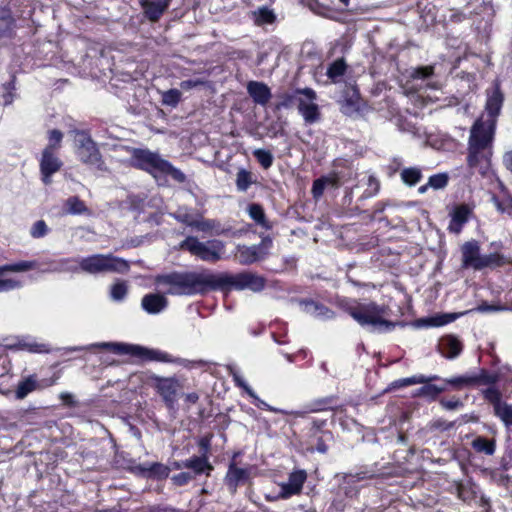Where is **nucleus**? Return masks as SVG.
I'll use <instances>...</instances> for the list:
<instances>
[{
	"instance_id": "1",
	"label": "nucleus",
	"mask_w": 512,
	"mask_h": 512,
	"mask_svg": "<svg viewBox=\"0 0 512 512\" xmlns=\"http://www.w3.org/2000/svg\"><path fill=\"white\" fill-rule=\"evenodd\" d=\"M503 104V95L499 87H495L486 101V114L482 115L472 126L468 142V165L476 167L482 160L488 162L491 154L497 117Z\"/></svg>"
},
{
	"instance_id": "2",
	"label": "nucleus",
	"mask_w": 512,
	"mask_h": 512,
	"mask_svg": "<svg viewBox=\"0 0 512 512\" xmlns=\"http://www.w3.org/2000/svg\"><path fill=\"white\" fill-rule=\"evenodd\" d=\"M92 348L106 349L116 354H128L148 361H158L167 363L175 362L187 368L201 367L204 364L203 361H188L180 358L173 359L171 355L161 350L149 349L139 345L123 343L101 342L91 344L88 347L74 346L66 348L65 350L69 352H74Z\"/></svg>"
},
{
	"instance_id": "3",
	"label": "nucleus",
	"mask_w": 512,
	"mask_h": 512,
	"mask_svg": "<svg viewBox=\"0 0 512 512\" xmlns=\"http://www.w3.org/2000/svg\"><path fill=\"white\" fill-rule=\"evenodd\" d=\"M155 283L167 286L166 293L170 295H194L206 287L212 288V274L196 272H172L157 275Z\"/></svg>"
},
{
	"instance_id": "4",
	"label": "nucleus",
	"mask_w": 512,
	"mask_h": 512,
	"mask_svg": "<svg viewBox=\"0 0 512 512\" xmlns=\"http://www.w3.org/2000/svg\"><path fill=\"white\" fill-rule=\"evenodd\" d=\"M129 161L131 166L146 171L155 178L171 176L179 183H183L186 180V176L181 170L163 159L160 154L149 149H133Z\"/></svg>"
},
{
	"instance_id": "5",
	"label": "nucleus",
	"mask_w": 512,
	"mask_h": 512,
	"mask_svg": "<svg viewBox=\"0 0 512 512\" xmlns=\"http://www.w3.org/2000/svg\"><path fill=\"white\" fill-rule=\"evenodd\" d=\"M77 263H79L81 272L91 275L107 273L125 274L130 269L128 261L111 253L79 257Z\"/></svg>"
},
{
	"instance_id": "6",
	"label": "nucleus",
	"mask_w": 512,
	"mask_h": 512,
	"mask_svg": "<svg viewBox=\"0 0 512 512\" xmlns=\"http://www.w3.org/2000/svg\"><path fill=\"white\" fill-rule=\"evenodd\" d=\"M348 313L361 326L370 327L371 331H389L395 326L393 322L384 319L385 307L374 302L354 304L348 308Z\"/></svg>"
},
{
	"instance_id": "7",
	"label": "nucleus",
	"mask_w": 512,
	"mask_h": 512,
	"mask_svg": "<svg viewBox=\"0 0 512 512\" xmlns=\"http://www.w3.org/2000/svg\"><path fill=\"white\" fill-rule=\"evenodd\" d=\"M266 280L264 277L253 272H240L236 274H212V289L221 290H251L260 292L264 289Z\"/></svg>"
},
{
	"instance_id": "8",
	"label": "nucleus",
	"mask_w": 512,
	"mask_h": 512,
	"mask_svg": "<svg viewBox=\"0 0 512 512\" xmlns=\"http://www.w3.org/2000/svg\"><path fill=\"white\" fill-rule=\"evenodd\" d=\"M75 152L78 159L85 165L98 171H106L107 167L97 144L85 131L75 130L74 132Z\"/></svg>"
},
{
	"instance_id": "9",
	"label": "nucleus",
	"mask_w": 512,
	"mask_h": 512,
	"mask_svg": "<svg viewBox=\"0 0 512 512\" xmlns=\"http://www.w3.org/2000/svg\"><path fill=\"white\" fill-rule=\"evenodd\" d=\"M179 247L180 249L187 250L202 261L211 263L222 259L225 250V244L221 240L213 239L201 242L193 236H188L180 243Z\"/></svg>"
},
{
	"instance_id": "10",
	"label": "nucleus",
	"mask_w": 512,
	"mask_h": 512,
	"mask_svg": "<svg viewBox=\"0 0 512 512\" xmlns=\"http://www.w3.org/2000/svg\"><path fill=\"white\" fill-rule=\"evenodd\" d=\"M296 100L298 111L306 124H313L320 119L319 106L315 103L316 93L311 88L297 89Z\"/></svg>"
},
{
	"instance_id": "11",
	"label": "nucleus",
	"mask_w": 512,
	"mask_h": 512,
	"mask_svg": "<svg viewBox=\"0 0 512 512\" xmlns=\"http://www.w3.org/2000/svg\"><path fill=\"white\" fill-rule=\"evenodd\" d=\"M271 243V240L266 238L256 245L247 246L239 244L236 246L234 257L241 265H251L266 258Z\"/></svg>"
},
{
	"instance_id": "12",
	"label": "nucleus",
	"mask_w": 512,
	"mask_h": 512,
	"mask_svg": "<svg viewBox=\"0 0 512 512\" xmlns=\"http://www.w3.org/2000/svg\"><path fill=\"white\" fill-rule=\"evenodd\" d=\"M482 394L484 399L493 406L495 416H497L507 428L512 427V404L502 400V394L499 389L495 386L487 387L482 390Z\"/></svg>"
},
{
	"instance_id": "13",
	"label": "nucleus",
	"mask_w": 512,
	"mask_h": 512,
	"mask_svg": "<svg viewBox=\"0 0 512 512\" xmlns=\"http://www.w3.org/2000/svg\"><path fill=\"white\" fill-rule=\"evenodd\" d=\"M153 387L162 397L168 408H173L177 401V393L181 388L179 381L174 377H160L153 375L151 377Z\"/></svg>"
},
{
	"instance_id": "14",
	"label": "nucleus",
	"mask_w": 512,
	"mask_h": 512,
	"mask_svg": "<svg viewBox=\"0 0 512 512\" xmlns=\"http://www.w3.org/2000/svg\"><path fill=\"white\" fill-rule=\"evenodd\" d=\"M307 480L305 470H295L289 474L288 480L279 484L280 492L276 499H289L302 492L304 483Z\"/></svg>"
},
{
	"instance_id": "15",
	"label": "nucleus",
	"mask_w": 512,
	"mask_h": 512,
	"mask_svg": "<svg viewBox=\"0 0 512 512\" xmlns=\"http://www.w3.org/2000/svg\"><path fill=\"white\" fill-rule=\"evenodd\" d=\"M62 161L58 158L52 146H46L40 159V172L44 184L49 185L52 182V175L58 172L62 167Z\"/></svg>"
},
{
	"instance_id": "16",
	"label": "nucleus",
	"mask_w": 512,
	"mask_h": 512,
	"mask_svg": "<svg viewBox=\"0 0 512 512\" xmlns=\"http://www.w3.org/2000/svg\"><path fill=\"white\" fill-rule=\"evenodd\" d=\"M462 254V268H472L474 270H481L482 257L480 254V245L476 240L465 242L461 246Z\"/></svg>"
},
{
	"instance_id": "17",
	"label": "nucleus",
	"mask_w": 512,
	"mask_h": 512,
	"mask_svg": "<svg viewBox=\"0 0 512 512\" xmlns=\"http://www.w3.org/2000/svg\"><path fill=\"white\" fill-rule=\"evenodd\" d=\"M173 468L176 470L189 469L193 472V476L200 474H206L209 476L213 470V466L210 464L208 458L205 455L192 456L189 459L176 461L173 463Z\"/></svg>"
},
{
	"instance_id": "18",
	"label": "nucleus",
	"mask_w": 512,
	"mask_h": 512,
	"mask_svg": "<svg viewBox=\"0 0 512 512\" xmlns=\"http://www.w3.org/2000/svg\"><path fill=\"white\" fill-rule=\"evenodd\" d=\"M170 3L171 0H139L143 14L150 22H158Z\"/></svg>"
},
{
	"instance_id": "19",
	"label": "nucleus",
	"mask_w": 512,
	"mask_h": 512,
	"mask_svg": "<svg viewBox=\"0 0 512 512\" xmlns=\"http://www.w3.org/2000/svg\"><path fill=\"white\" fill-rule=\"evenodd\" d=\"M168 299L164 294L148 293L141 299V308L148 314L156 315L166 310Z\"/></svg>"
},
{
	"instance_id": "20",
	"label": "nucleus",
	"mask_w": 512,
	"mask_h": 512,
	"mask_svg": "<svg viewBox=\"0 0 512 512\" xmlns=\"http://www.w3.org/2000/svg\"><path fill=\"white\" fill-rule=\"evenodd\" d=\"M472 214V208L467 204H461L452 210L450 213L451 220L449 223V231L453 233H460L464 224L468 221Z\"/></svg>"
},
{
	"instance_id": "21",
	"label": "nucleus",
	"mask_w": 512,
	"mask_h": 512,
	"mask_svg": "<svg viewBox=\"0 0 512 512\" xmlns=\"http://www.w3.org/2000/svg\"><path fill=\"white\" fill-rule=\"evenodd\" d=\"M439 352L448 359H454L460 355L462 343L453 335H447L440 339L438 344Z\"/></svg>"
},
{
	"instance_id": "22",
	"label": "nucleus",
	"mask_w": 512,
	"mask_h": 512,
	"mask_svg": "<svg viewBox=\"0 0 512 512\" xmlns=\"http://www.w3.org/2000/svg\"><path fill=\"white\" fill-rule=\"evenodd\" d=\"M247 92L256 104L263 106L269 102L272 96L269 87L257 81H250L247 84Z\"/></svg>"
},
{
	"instance_id": "23",
	"label": "nucleus",
	"mask_w": 512,
	"mask_h": 512,
	"mask_svg": "<svg viewBox=\"0 0 512 512\" xmlns=\"http://www.w3.org/2000/svg\"><path fill=\"white\" fill-rule=\"evenodd\" d=\"M16 21L7 7H0V39L11 38L15 32Z\"/></svg>"
},
{
	"instance_id": "24",
	"label": "nucleus",
	"mask_w": 512,
	"mask_h": 512,
	"mask_svg": "<svg viewBox=\"0 0 512 512\" xmlns=\"http://www.w3.org/2000/svg\"><path fill=\"white\" fill-rule=\"evenodd\" d=\"M471 447L477 453L492 456L496 451V442L494 439H487L483 436H476L471 441Z\"/></svg>"
},
{
	"instance_id": "25",
	"label": "nucleus",
	"mask_w": 512,
	"mask_h": 512,
	"mask_svg": "<svg viewBox=\"0 0 512 512\" xmlns=\"http://www.w3.org/2000/svg\"><path fill=\"white\" fill-rule=\"evenodd\" d=\"M249 477V470L244 468H239L235 464H231L229 466L226 482L230 487L236 489V487L247 480Z\"/></svg>"
},
{
	"instance_id": "26",
	"label": "nucleus",
	"mask_w": 512,
	"mask_h": 512,
	"mask_svg": "<svg viewBox=\"0 0 512 512\" xmlns=\"http://www.w3.org/2000/svg\"><path fill=\"white\" fill-rule=\"evenodd\" d=\"M511 262L512 260L510 257L495 251L490 254L483 255L481 270L485 268L502 267L504 265L510 264Z\"/></svg>"
},
{
	"instance_id": "27",
	"label": "nucleus",
	"mask_w": 512,
	"mask_h": 512,
	"mask_svg": "<svg viewBox=\"0 0 512 512\" xmlns=\"http://www.w3.org/2000/svg\"><path fill=\"white\" fill-rule=\"evenodd\" d=\"M139 470L147 477H154L158 479L167 478L170 472L167 466L158 462L143 464L139 467Z\"/></svg>"
},
{
	"instance_id": "28",
	"label": "nucleus",
	"mask_w": 512,
	"mask_h": 512,
	"mask_svg": "<svg viewBox=\"0 0 512 512\" xmlns=\"http://www.w3.org/2000/svg\"><path fill=\"white\" fill-rule=\"evenodd\" d=\"M301 305L303 307V310L307 314H310L317 318H331L333 315L332 311L329 310L327 307L312 300L303 301Z\"/></svg>"
},
{
	"instance_id": "29",
	"label": "nucleus",
	"mask_w": 512,
	"mask_h": 512,
	"mask_svg": "<svg viewBox=\"0 0 512 512\" xmlns=\"http://www.w3.org/2000/svg\"><path fill=\"white\" fill-rule=\"evenodd\" d=\"M39 384L36 376L31 375L18 383L15 395L17 399H24L29 393L38 389Z\"/></svg>"
},
{
	"instance_id": "30",
	"label": "nucleus",
	"mask_w": 512,
	"mask_h": 512,
	"mask_svg": "<svg viewBox=\"0 0 512 512\" xmlns=\"http://www.w3.org/2000/svg\"><path fill=\"white\" fill-rule=\"evenodd\" d=\"M424 385L416 390L414 393L415 396L424 397L429 400H435L439 394L446 390V386L444 385H436L431 382L423 383Z\"/></svg>"
},
{
	"instance_id": "31",
	"label": "nucleus",
	"mask_w": 512,
	"mask_h": 512,
	"mask_svg": "<svg viewBox=\"0 0 512 512\" xmlns=\"http://www.w3.org/2000/svg\"><path fill=\"white\" fill-rule=\"evenodd\" d=\"M249 216L256 222L257 225L269 230L272 228L269 221L266 219L264 209L261 205L253 203L248 206Z\"/></svg>"
},
{
	"instance_id": "32",
	"label": "nucleus",
	"mask_w": 512,
	"mask_h": 512,
	"mask_svg": "<svg viewBox=\"0 0 512 512\" xmlns=\"http://www.w3.org/2000/svg\"><path fill=\"white\" fill-rule=\"evenodd\" d=\"M193 228L203 233H211L215 231L216 234H219L220 223L214 219H205L202 215L198 214Z\"/></svg>"
},
{
	"instance_id": "33",
	"label": "nucleus",
	"mask_w": 512,
	"mask_h": 512,
	"mask_svg": "<svg viewBox=\"0 0 512 512\" xmlns=\"http://www.w3.org/2000/svg\"><path fill=\"white\" fill-rule=\"evenodd\" d=\"M128 294V284L124 280L115 281L109 291V295L112 301L121 302L123 301Z\"/></svg>"
},
{
	"instance_id": "34",
	"label": "nucleus",
	"mask_w": 512,
	"mask_h": 512,
	"mask_svg": "<svg viewBox=\"0 0 512 512\" xmlns=\"http://www.w3.org/2000/svg\"><path fill=\"white\" fill-rule=\"evenodd\" d=\"M37 266L38 264L36 261H19L0 266V274L5 272H26L37 268Z\"/></svg>"
},
{
	"instance_id": "35",
	"label": "nucleus",
	"mask_w": 512,
	"mask_h": 512,
	"mask_svg": "<svg viewBox=\"0 0 512 512\" xmlns=\"http://www.w3.org/2000/svg\"><path fill=\"white\" fill-rule=\"evenodd\" d=\"M65 213L80 215L87 211L85 203L77 196L69 197L64 203Z\"/></svg>"
},
{
	"instance_id": "36",
	"label": "nucleus",
	"mask_w": 512,
	"mask_h": 512,
	"mask_svg": "<svg viewBox=\"0 0 512 512\" xmlns=\"http://www.w3.org/2000/svg\"><path fill=\"white\" fill-rule=\"evenodd\" d=\"M400 176L405 184L414 186L422 179V171L419 167L404 168Z\"/></svg>"
},
{
	"instance_id": "37",
	"label": "nucleus",
	"mask_w": 512,
	"mask_h": 512,
	"mask_svg": "<svg viewBox=\"0 0 512 512\" xmlns=\"http://www.w3.org/2000/svg\"><path fill=\"white\" fill-rule=\"evenodd\" d=\"M346 71V63L343 59H338L334 61L327 69V76L332 82L337 83L340 81L341 77L345 74Z\"/></svg>"
},
{
	"instance_id": "38",
	"label": "nucleus",
	"mask_w": 512,
	"mask_h": 512,
	"mask_svg": "<svg viewBox=\"0 0 512 512\" xmlns=\"http://www.w3.org/2000/svg\"><path fill=\"white\" fill-rule=\"evenodd\" d=\"M439 379L440 378L437 375L425 376V375L420 374V375H414L411 377L399 379L395 382V384L398 387H405V386L414 385V384L432 382V381L439 380Z\"/></svg>"
},
{
	"instance_id": "39",
	"label": "nucleus",
	"mask_w": 512,
	"mask_h": 512,
	"mask_svg": "<svg viewBox=\"0 0 512 512\" xmlns=\"http://www.w3.org/2000/svg\"><path fill=\"white\" fill-rule=\"evenodd\" d=\"M255 182L253 174L245 169H239L236 175V187L238 191L245 192Z\"/></svg>"
},
{
	"instance_id": "40",
	"label": "nucleus",
	"mask_w": 512,
	"mask_h": 512,
	"mask_svg": "<svg viewBox=\"0 0 512 512\" xmlns=\"http://www.w3.org/2000/svg\"><path fill=\"white\" fill-rule=\"evenodd\" d=\"M443 382L445 384H450L457 389L475 386V378H473L472 374H465L461 376L452 377L449 379H444Z\"/></svg>"
},
{
	"instance_id": "41",
	"label": "nucleus",
	"mask_w": 512,
	"mask_h": 512,
	"mask_svg": "<svg viewBox=\"0 0 512 512\" xmlns=\"http://www.w3.org/2000/svg\"><path fill=\"white\" fill-rule=\"evenodd\" d=\"M78 258L75 259H62L60 260L50 271L53 272H80L79 263H77Z\"/></svg>"
},
{
	"instance_id": "42",
	"label": "nucleus",
	"mask_w": 512,
	"mask_h": 512,
	"mask_svg": "<svg viewBox=\"0 0 512 512\" xmlns=\"http://www.w3.org/2000/svg\"><path fill=\"white\" fill-rule=\"evenodd\" d=\"M172 216L178 221L189 227H193L198 213H192L186 208H179Z\"/></svg>"
},
{
	"instance_id": "43",
	"label": "nucleus",
	"mask_w": 512,
	"mask_h": 512,
	"mask_svg": "<svg viewBox=\"0 0 512 512\" xmlns=\"http://www.w3.org/2000/svg\"><path fill=\"white\" fill-rule=\"evenodd\" d=\"M253 155L264 169H268L272 166L274 157L270 151L265 149H256L254 150Z\"/></svg>"
},
{
	"instance_id": "44",
	"label": "nucleus",
	"mask_w": 512,
	"mask_h": 512,
	"mask_svg": "<svg viewBox=\"0 0 512 512\" xmlns=\"http://www.w3.org/2000/svg\"><path fill=\"white\" fill-rule=\"evenodd\" d=\"M473 378H475V385L485 384L488 387L495 386L494 384L498 380V376L493 373H489L486 370H480L477 374H472Z\"/></svg>"
},
{
	"instance_id": "45",
	"label": "nucleus",
	"mask_w": 512,
	"mask_h": 512,
	"mask_svg": "<svg viewBox=\"0 0 512 512\" xmlns=\"http://www.w3.org/2000/svg\"><path fill=\"white\" fill-rule=\"evenodd\" d=\"M181 99V92L177 89H170L162 93V103L166 106L176 107Z\"/></svg>"
},
{
	"instance_id": "46",
	"label": "nucleus",
	"mask_w": 512,
	"mask_h": 512,
	"mask_svg": "<svg viewBox=\"0 0 512 512\" xmlns=\"http://www.w3.org/2000/svg\"><path fill=\"white\" fill-rule=\"evenodd\" d=\"M448 181L449 176L447 173H438L429 177L428 185H430V188L439 190L445 188L448 184Z\"/></svg>"
},
{
	"instance_id": "47",
	"label": "nucleus",
	"mask_w": 512,
	"mask_h": 512,
	"mask_svg": "<svg viewBox=\"0 0 512 512\" xmlns=\"http://www.w3.org/2000/svg\"><path fill=\"white\" fill-rule=\"evenodd\" d=\"M275 20V14L272 10L263 7L260 8L257 12H255V22L258 25L262 24H270Z\"/></svg>"
},
{
	"instance_id": "48",
	"label": "nucleus",
	"mask_w": 512,
	"mask_h": 512,
	"mask_svg": "<svg viewBox=\"0 0 512 512\" xmlns=\"http://www.w3.org/2000/svg\"><path fill=\"white\" fill-rule=\"evenodd\" d=\"M48 232L49 228L44 220L36 221L30 229V235L32 238L35 239H39L46 236Z\"/></svg>"
},
{
	"instance_id": "49",
	"label": "nucleus",
	"mask_w": 512,
	"mask_h": 512,
	"mask_svg": "<svg viewBox=\"0 0 512 512\" xmlns=\"http://www.w3.org/2000/svg\"><path fill=\"white\" fill-rule=\"evenodd\" d=\"M22 287V282L16 278L0 277V293L8 292Z\"/></svg>"
},
{
	"instance_id": "50",
	"label": "nucleus",
	"mask_w": 512,
	"mask_h": 512,
	"mask_svg": "<svg viewBox=\"0 0 512 512\" xmlns=\"http://www.w3.org/2000/svg\"><path fill=\"white\" fill-rule=\"evenodd\" d=\"M63 138V134L61 131L57 129H53L49 131V144L47 146H52V151H56L60 148V144Z\"/></svg>"
},
{
	"instance_id": "51",
	"label": "nucleus",
	"mask_w": 512,
	"mask_h": 512,
	"mask_svg": "<svg viewBox=\"0 0 512 512\" xmlns=\"http://www.w3.org/2000/svg\"><path fill=\"white\" fill-rule=\"evenodd\" d=\"M19 347L30 352H48L45 344H38L36 342L21 341L19 342Z\"/></svg>"
},
{
	"instance_id": "52",
	"label": "nucleus",
	"mask_w": 512,
	"mask_h": 512,
	"mask_svg": "<svg viewBox=\"0 0 512 512\" xmlns=\"http://www.w3.org/2000/svg\"><path fill=\"white\" fill-rule=\"evenodd\" d=\"M326 182H327V180L322 179V177L316 179L313 182L312 194H313L314 198L318 199L323 195V192L326 189Z\"/></svg>"
},
{
	"instance_id": "53",
	"label": "nucleus",
	"mask_w": 512,
	"mask_h": 512,
	"mask_svg": "<svg viewBox=\"0 0 512 512\" xmlns=\"http://www.w3.org/2000/svg\"><path fill=\"white\" fill-rule=\"evenodd\" d=\"M208 84V81L203 79H189L184 80L180 83V88L183 90H191L197 87L205 86Z\"/></svg>"
},
{
	"instance_id": "54",
	"label": "nucleus",
	"mask_w": 512,
	"mask_h": 512,
	"mask_svg": "<svg viewBox=\"0 0 512 512\" xmlns=\"http://www.w3.org/2000/svg\"><path fill=\"white\" fill-rule=\"evenodd\" d=\"M232 376L236 386L242 388L249 396H254V391L238 372H232Z\"/></svg>"
},
{
	"instance_id": "55",
	"label": "nucleus",
	"mask_w": 512,
	"mask_h": 512,
	"mask_svg": "<svg viewBox=\"0 0 512 512\" xmlns=\"http://www.w3.org/2000/svg\"><path fill=\"white\" fill-rule=\"evenodd\" d=\"M194 476L190 472H181L177 475H174L171 480L177 486H183L188 484Z\"/></svg>"
},
{
	"instance_id": "56",
	"label": "nucleus",
	"mask_w": 512,
	"mask_h": 512,
	"mask_svg": "<svg viewBox=\"0 0 512 512\" xmlns=\"http://www.w3.org/2000/svg\"><path fill=\"white\" fill-rule=\"evenodd\" d=\"M250 397L253 399L254 405L257 406L260 409H265V410H268V411H271V412H275V413H285L283 410L277 409L275 407H272L268 403H266L265 401L261 400L256 395L255 392H254V396H250Z\"/></svg>"
},
{
	"instance_id": "57",
	"label": "nucleus",
	"mask_w": 512,
	"mask_h": 512,
	"mask_svg": "<svg viewBox=\"0 0 512 512\" xmlns=\"http://www.w3.org/2000/svg\"><path fill=\"white\" fill-rule=\"evenodd\" d=\"M433 74V67L432 66H424L416 68L412 72V77L415 79H425L430 77Z\"/></svg>"
},
{
	"instance_id": "58",
	"label": "nucleus",
	"mask_w": 512,
	"mask_h": 512,
	"mask_svg": "<svg viewBox=\"0 0 512 512\" xmlns=\"http://www.w3.org/2000/svg\"><path fill=\"white\" fill-rule=\"evenodd\" d=\"M496 205L500 211L507 213L512 217V198H507L502 202H497Z\"/></svg>"
},
{
	"instance_id": "59",
	"label": "nucleus",
	"mask_w": 512,
	"mask_h": 512,
	"mask_svg": "<svg viewBox=\"0 0 512 512\" xmlns=\"http://www.w3.org/2000/svg\"><path fill=\"white\" fill-rule=\"evenodd\" d=\"M440 404L443 408H445L447 410H455V409L459 408L460 406H462V403L460 402L459 399H450V400L442 399L440 401Z\"/></svg>"
},
{
	"instance_id": "60",
	"label": "nucleus",
	"mask_w": 512,
	"mask_h": 512,
	"mask_svg": "<svg viewBox=\"0 0 512 512\" xmlns=\"http://www.w3.org/2000/svg\"><path fill=\"white\" fill-rule=\"evenodd\" d=\"M451 319L448 318V316H440V317H433L428 319V323L431 326H442L447 323H449Z\"/></svg>"
},
{
	"instance_id": "61",
	"label": "nucleus",
	"mask_w": 512,
	"mask_h": 512,
	"mask_svg": "<svg viewBox=\"0 0 512 512\" xmlns=\"http://www.w3.org/2000/svg\"><path fill=\"white\" fill-rule=\"evenodd\" d=\"M476 310L479 311V312H482V313H489V312L500 311V310H502V308L499 307V306H494V305H489L487 303H482L481 305H479L477 307Z\"/></svg>"
},
{
	"instance_id": "62",
	"label": "nucleus",
	"mask_w": 512,
	"mask_h": 512,
	"mask_svg": "<svg viewBox=\"0 0 512 512\" xmlns=\"http://www.w3.org/2000/svg\"><path fill=\"white\" fill-rule=\"evenodd\" d=\"M322 179H326V188H338L340 186L339 178L336 175L323 176Z\"/></svg>"
},
{
	"instance_id": "63",
	"label": "nucleus",
	"mask_w": 512,
	"mask_h": 512,
	"mask_svg": "<svg viewBox=\"0 0 512 512\" xmlns=\"http://www.w3.org/2000/svg\"><path fill=\"white\" fill-rule=\"evenodd\" d=\"M146 512H177L176 509L171 507H162V506H149Z\"/></svg>"
},
{
	"instance_id": "64",
	"label": "nucleus",
	"mask_w": 512,
	"mask_h": 512,
	"mask_svg": "<svg viewBox=\"0 0 512 512\" xmlns=\"http://www.w3.org/2000/svg\"><path fill=\"white\" fill-rule=\"evenodd\" d=\"M503 162L505 167L512 173V150L504 155Z\"/></svg>"
}]
</instances>
